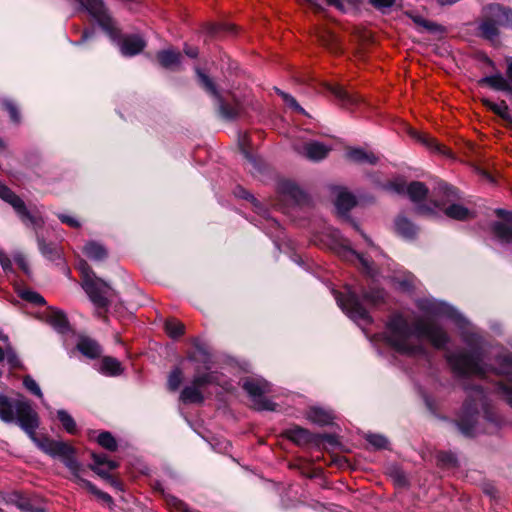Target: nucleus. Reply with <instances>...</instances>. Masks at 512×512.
Here are the masks:
<instances>
[{"label":"nucleus","mask_w":512,"mask_h":512,"mask_svg":"<svg viewBox=\"0 0 512 512\" xmlns=\"http://www.w3.org/2000/svg\"><path fill=\"white\" fill-rule=\"evenodd\" d=\"M0 419L6 423L16 421L44 453L53 458H59L63 462L69 469L72 480L77 485L87 489L106 505L110 506L113 504V499L108 493L99 490L93 483L82 477L84 467L76 459L75 449L72 446L63 441L40 440L35 437V431L39 426V418L37 412L28 401L24 399L12 401L0 393Z\"/></svg>","instance_id":"obj_1"},{"label":"nucleus","mask_w":512,"mask_h":512,"mask_svg":"<svg viewBox=\"0 0 512 512\" xmlns=\"http://www.w3.org/2000/svg\"><path fill=\"white\" fill-rule=\"evenodd\" d=\"M417 306L428 316L449 318L463 329L461 336L471 348V353L448 352L446 354L450 367L458 376L482 377L489 371V368L482 363L484 355L481 350V336L468 327V321L455 308L447 303L428 298L418 300Z\"/></svg>","instance_id":"obj_2"},{"label":"nucleus","mask_w":512,"mask_h":512,"mask_svg":"<svg viewBox=\"0 0 512 512\" xmlns=\"http://www.w3.org/2000/svg\"><path fill=\"white\" fill-rule=\"evenodd\" d=\"M385 339L397 352L411 357L425 355L423 339H427L437 349L449 342L447 333L440 326L426 319H418L410 325L401 315L391 317Z\"/></svg>","instance_id":"obj_3"},{"label":"nucleus","mask_w":512,"mask_h":512,"mask_svg":"<svg viewBox=\"0 0 512 512\" xmlns=\"http://www.w3.org/2000/svg\"><path fill=\"white\" fill-rule=\"evenodd\" d=\"M334 296L338 306L342 311L359 326L371 323V317L363 306V303L376 304L384 298L382 290H375L372 292H362V300L358 297L356 291L351 287H347L346 294L334 291Z\"/></svg>","instance_id":"obj_4"},{"label":"nucleus","mask_w":512,"mask_h":512,"mask_svg":"<svg viewBox=\"0 0 512 512\" xmlns=\"http://www.w3.org/2000/svg\"><path fill=\"white\" fill-rule=\"evenodd\" d=\"M82 274V287L97 309L107 307L115 297V291L105 281L98 278L85 261L78 266Z\"/></svg>","instance_id":"obj_5"},{"label":"nucleus","mask_w":512,"mask_h":512,"mask_svg":"<svg viewBox=\"0 0 512 512\" xmlns=\"http://www.w3.org/2000/svg\"><path fill=\"white\" fill-rule=\"evenodd\" d=\"M499 27L512 28V10L499 4H491L484 9V18L479 26L481 35L488 40H495Z\"/></svg>","instance_id":"obj_6"},{"label":"nucleus","mask_w":512,"mask_h":512,"mask_svg":"<svg viewBox=\"0 0 512 512\" xmlns=\"http://www.w3.org/2000/svg\"><path fill=\"white\" fill-rule=\"evenodd\" d=\"M486 395L480 387L471 388L468 399L465 401L460 418L457 422L458 428L465 436H472L475 433V424L478 415V407L485 404Z\"/></svg>","instance_id":"obj_7"},{"label":"nucleus","mask_w":512,"mask_h":512,"mask_svg":"<svg viewBox=\"0 0 512 512\" xmlns=\"http://www.w3.org/2000/svg\"><path fill=\"white\" fill-rule=\"evenodd\" d=\"M331 238V249L347 261L359 262L362 270L371 277H374L375 273L371 263L363 255L352 249L348 239L344 238L338 230L331 231Z\"/></svg>","instance_id":"obj_8"},{"label":"nucleus","mask_w":512,"mask_h":512,"mask_svg":"<svg viewBox=\"0 0 512 512\" xmlns=\"http://www.w3.org/2000/svg\"><path fill=\"white\" fill-rule=\"evenodd\" d=\"M221 385L219 375L215 372L195 375L191 385L186 386L180 395L185 403H202L204 400L203 391L209 385Z\"/></svg>","instance_id":"obj_9"},{"label":"nucleus","mask_w":512,"mask_h":512,"mask_svg":"<svg viewBox=\"0 0 512 512\" xmlns=\"http://www.w3.org/2000/svg\"><path fill=\"white\" fill-rule=\"evenodd\" d=\"M0 198L9 203L19 215L23 223L31 224L35 229L41 227L43 220L41 217L32 215L26 208L23 200L11 191L6 185L0 182Z\"/></svg>","instance_id":"obj_10"},{"label":"nucleus","mask_w":512,"mask_h":512,"mask_svg":"<svg viewBox=\"0 0 512 512\" xmlns=\"http://www.w3.org/2000/svg\"><path fill=\"white\" fill-rule=\"evenodd\" d=\"M196 72L203 88L212 96L217 98L219 102L220 112L224 118L234 119L241 115L243 111V106L241 103L236 102L233 105L225 103L221 96L219 95L213 81L207 75L202 73L199 69H197Z\"/></svg>","instance_id":"obj_11"},{"label":"nucleus","mask_w":512,"mask_h":512,"mask_svg":"<svg viewBox=\"0 0 512 512\" xmlns=\"http://www.w3.org/2000/svg\"><path fill=\"white\" fill-rule=\"evenodd\" d=\"M244 390L252 398L254 405L259 410H273V404L264 399L263 395L270 391V385L263 379L248 378L243 382Z\"/></svg>","instance_id":"obj_12"},{"label":"nucleus","mask_w":512,"mask_h":512,"mask_svg":"<svg viewBox=\"0 0 512 512\" xmlns=\"http://www.w3.org/2000/svg\"><path fill=\"white\" fill-rule=\"evenodd\" d=\"M507 62V78L500 73H496L494 75L481 78L479 80V85L488 86L496 91H503L512 95V59H508Z\"/></svg>","instance_id":"obj_13"},{"label":"nucleus","mask_w":512,"mask_h":512,"mask_svg":"<svg viewBox=\"0 0 512 512\" xmlns=\"http://www.w3.org/2000/svg\"><path fill=\"white\" fill-rule=\"evenodd\" d=\"M388 188L398 194L407 193L410 200L415 204H419L423 201L428 194V189L425 184L418 181L411 182L407 186L403 182H394L391 183Z\"/></svg>","instance_id":"obj_14"},{"label":"nucleus","mask_w":512,"mask_h":512,"mask_svg":"<svg viewBox=\"0 0 512 512\" xmlns=\"http://www.w3.org/2000/svg\"><path fill=\"white\" fill-rule=\"evenodd\" d=\"M498 217L503 218L507 223L495 222L492 225V232L502 243L512 245V212L504 209H496Z\"/></svg>","instance_id":"obj_15"},{"label":"nucleus","mask_w":512,"mask_h":512,"mask_svg":"<svg viewBox=\"0 0 512 512\" xmlns=\"http://www.w3.org/2000/svg\"><path fill=\"white\" fill-rule=\"evenodd\" d=\"M299 154L305 156L309 160L319 161L324 159L331 151V147L318 141H310L304 143L301 147L297 148Z\"/></svg>","instance_id":"obj_16"},{"label":"nucleus","mask_w":512,"mask_h":512,"mask_svg":"<svg viewBox=\"0 0 512 512\" xmlns=\"http://www.w3.org/2000/svg\"><path fill=\"white\" fill-rule=\"evenodd\" d=\"M345 157L347 160L357 164H376L378 157L371 151L362 148H349L346 151Z\"/></svg>","instance_id":"obj_17"},{"label":"nucleus","mask_w":512,"mask_h":512,"mask_svg":"<svg viewBox=\"0 0 512 512\" xmlns=\"http://www.w3.org/2000/svg\"><path fill=\"white\" fill-rule=\"evenodd\" d=\"M307 419L317 425L324 426L332 423L334 415L331 411L320 407H311L307 411Z\"/></svg>","instance_id":"obj_18"},{"label":"nucleus","mask_w":512,"mask_h":512,"mask_svg":"<svg viewBox=\"0 0 512 512\" xmlns=\"http://www.w3.org/2000/svg\"><path fill=\"white\" fill-rule=\"evenodd\" d=\"M157 59L162 67L174 69L180 64L181 54L172 49L162 50L157 53Z\"/></svg>","instance_id":"obj_19"},{"label":"nucleus","mask_w":512,"mask_h":512,"mask_svg":"<svg viewBox=\"0 0 512 512\" xmlns=\"http://www.w3.org/2000/svg\"><path fill=\"white\" fill-rule=\"evenodd\" d=\"M47 322L59 333H65L69 330L68 320L60 310L51 309L47 315Z\"/></svg>","instance_id":"obj_20"},{"label":"nucleus","mask_w":512,"mask_h":512,"mask_svg":"<svg viewBox=\"0 0 512 512\" xmlns=\"http://www.w3.org/2000/svg\"><path fill=\"white\" fill-rule=\"evenodd\" d=\"M356 203L355 197L345 189H338L335 206L340 213L348 212Z\"/></svg>","instance_id":"obj_21"},{"label":"nucleus","mask_w":512,"mask_h":512,"mask_svg":"<svg viewBox=\"0 0 512 512\" xmlns=\"http://www.w3.org/2000/svg\"><path fill=\"white\" fill-rule=\"evenodd\" d=\"M395 231L397 234L406 239H412L417 234L416 226L407 218L399 216L395 220Z\"/></svg>","instance_id":"obj_22"},{"label":"nucleus","mask_w":512,"mask_h":512,"mask_svg":"<svg viewBox=\"0 0 512 512\" xmlns=\"http://www.w3.org/2000/svg\"><path fill=\"white\" fill-rule=\"evenodd\" d=\"M83 253L93 261H102L107 257L106 248L96 241H89L83 247Z\"/></svg>","instance_id":"obj_23"},{"label":"nucleus","mask_w":512,"mask_h":512,"mask_svg":"<svg viewBox=\"0 0 512 512\" xmlns=\"http://www.w3.org/2000/svg\"><path fill=\"white\" fill-rule=\"evenodd\" d=\"M410 135L414 139H416L417 141L422 143L424 146H426L428 149H430L431 151L437 152V153H440V154H446L445 147L441 146L436 141V139L430 137L429 135L420 133V132H418L416 130H412V129L410 130Z\"/></svg>","instance_id":"obj_24"},{"label":"nucleus","mask_w":512,"mask_h":512,"mask_svg":"<svg viewBox=\"0 0 512 512\" xmlns=\"http://www.w3.org/2000/svg\"><path fill=\"white\" fill-rule=\"evenodd\" d=\"M77 348L83 355L92 359L101 354L100 346L97 342L89 338H81L77 344Z\"/></svg>","instance_id":"obj_25"},{"label":"nucleus","mask_w":512,"mask_h":512,"mask_svg":"<svg viewBox=\"0 0 512 512\" xmlns=\"http://www.w3.org/2000/svg\"><path fill=\"white\" fill-rule=\"evenodd\" d=\"M331 93L340 101L341 105L344 107H349L357 103L358 98L349 92H347L340 85H331L329 86Z\"/></svg>","instance_id":"obj_26"},{"label":"nucleus","mask_w":512,"mask_h":512,"mask_svg":"<svg viewBox=\"0 0 512 512\" xmlns=\"http://www.w3.org/2000/svg\"><path fill=\"white\" fill-rule=\"evenodd\" d=\"M100 372L108 376H117L122 372L121 363L113 357H104L100 363Z\"/></svg>","instance_id":"obj_27"},{"label":"nucleus","mask_w":512,"mask_h":512,"mask_svg":"<svg viewBox=\"0 0 512 512\" xmlns=\"http://www.w3.org/2000/svg\"><path fill=\"white\" fill-rule=\"evenodd\" d=\"M446 216L455 220H467L472 218V212L459 204H451L444 210Z\"/></svg>","instance_id":"obj_28"},{"label":"nucleus","mask_w":512,"mask_h":512,"mask_svg":"<svg viewBox=\"0 0 512 512\" xmlns=\"http://www.w3.org/2000/svg\"><path fill=\"white\" fill-rule=\"evenodd\" d=\"M38 247L41 254L51 261L60 259V250L56 245L46 244L44 239L37 235Z\"/></svg>","instance_id":"obj_29"},{"label":"nucleus","mask_w":512,"mask_h":512,"mask_svg":"<svg viewBox=\"0 0 512 512\" xmlns=\"http://www.w3.org/2000/svg\"><path fill=\"white\" fill-rule=\"evenodd\" d=\"M57 417L62 427L69 434L77 433V424L73 417L65 410L61 409L57 411Z\"/></svg>","instance_id":"obj_30"},{"label":"nucleus","mask_w":512,"mask_h":512,"mask_svg":"<svg viewBox=\"0 0 512 512\" xmlns=\"http://www.w3.org/2000/svg\"><path fill=\"white\" fill-rule=\"evenodd\" d=\"M287 436L293 442L301 445L307 443L310 440V433L301 427H294L287 431Z\"/></svg>","instance_id":"obj_31"},{"label":"nucleus","mask_w":512,"mask_h":512,"mask_svg":"<svg viewBox=\"0 0 512 512\" xmlns=\"http://www.w3.org/2000/svg\"><path fill=\"white\" fill-rule=\"evenodd\" d=\"M499 368L497 369L498 374L507 376V381L512 384V356L503 355L498 358Z\"/></svg>","instance_id":"obj_32"},{"label":"nucleus","mask_w":512,"mask_h":512,"mask_svg":"<svg viewBox=\"0 0 512 512\" xmlns=\"http://www.w3.org/2000/svg\"><path fill=\"white\" fill-rule=\"evenodd\" d=\"M483 104L492 110L495 114L500 116L503 119L509 118L508 106L505 101H501L499 103L492 102L489 99H483Z\"/></svg>","instance_id":"obj_33"},{"label":"nucleus","mask_w":512,"mask_h":512,"mask_svg":"<svg viewBox=\"0 0 512 512\" xmlns=\"http://www.w3.org/2000/svg\"><path fill=\"white\" fill-rule=\"evenodd\" d=\"M165 331L171 338H177L184 333V325L176 319H169L165 323Z\"/></svg>","instance_id":"obj_34"},{"label":"nucleus","mask_w":512,"mask_h":512,"mask_svg":"<svg viewBox=\"0 0 512 512\" xmlns=\"http://www.w3.org/2000/svg\"><path fill=\"white\" fill-rule=\"evenodd\" d=\"M19 296L28 301V302H31L33 304H36V305H44L46 303L45 299L43 298V296H41L39 293L35 292V291H32V290H29V289H22L19 291Z\"/></svg>","instance_id":"obj_35"},{"label":"nucleus","mask_w":512,"mask_h":512,"mask_svg":"<svg viewBox=\"0 0 512 512\" xmlns=\"http://www.w3.org/2000/svg\"><path fill=\"white\" fill-rule=\"evenodd\" d=\"M97 441L99 445L107 450L114 451L117 448L116 440L109 432L100 433Z\"/></svg>","instance_id":"obj_36"},{"label":"nucleus","mask_w":512,"mask_h":512,"mask_svg":"<svg viewBox=\"0 0 512 512\" xmlns=\"http://www.w3.org/2000/svg\"><path fill=\"white\" fill-rule=\"evenodd\" d=\"M93 461L94 463L91 466H107L108 470H114L117 468V463L113 460H110L105 454H93Z\"/></svg>","instance_id":"obj_37"},{"label":"nucleus","mask_w":512,"mask_h":512,"mask_svg":"<svg viewBox=\"0 0 512 512\" xmlns=\"http://www.w3.org/2000/svg\"><path fill=\"white\" fill-rule=\"evenodd\" d=\"M408 15L416 25H418L419 27H421L427 31H437L438 30L437 24L424 19L422 16L413 14V13H409Z\"/></svg>","instance_id":"obj_38"},{"label":"nucleus","mask_w":512,"mask_h":512,"mask_svg":"<svg viewBox=\"0 0 512 512\" xmlns=\"http://www.w3.org/2000/svg\"><path fill=\"white\" fill-rule=\"evenodd\" d=\"M182 382V371L179 368L172 370L168 377V388L171 391H176Z\"/></svg>","instance_id":"obj_39"},{"label":"nucleus","mask_w":512,"mask_h":512,"mask_svg":"<svg viewBox=\"0 0 512 512\" xmlns=\"http://www.w3.org/2000/svg\"><path fill=\"white\" fill-rule=\"evenodd\" d=\"M281 190L283 193L288 194L297 202L300 200V196L302 195L301 190L296 185L290 182L283 183L281 185Z\"/></svg>","instance_id":"obj_40"},{"label":"nucleus","mask_w":512,"mask_h":512,"mask_svg":"<svg viewBox=\"0 0 512 512\" xmlns=\"http://www.w3.org/2000/svg\"><path fill=\"white\" fill-rule=\"evenodd\" d=\"M23 385L28 391H30L35 396H37L39 398L43 397V394H42V391H41L39 385L31 376L27 375L24 377Z\"/></svg>","instance_id":"obj_41"},{"label":"nucleus","mask_w":512,"mask_h":512,"mask_svg":"<svg viewBox=\"0 0 512 512\" xmlns=\"http://www.w3.org/2000/svg\"><path fill=\"white\" fill-rule=\"evenodd\" d=\"M366 440L369 444L377 449L386 448L388 444V440L379 434H367Z\"/></svg>","instance_id":"obj_42"},{"label":"nucleus","mask_w":512,"mask_h":512,"mask_svg":"<svg viewBox=\"0 0 512 512\" xmlns=\"http://www.w3.org/2000/svg\"><path fill=\"white\" fill-rule=\"evenodd\" d=\"M279 95L282 97L286 105L299 113H305L304 109L297 103L296 99L282 91L278 90Z\"/></svg>","instance_id":"obj_43"},{"label":"nucleus","mask_w":512,"mask_h":512,"mask_svg":"<svg viewBox=\"0 0 512 512\" xmlns=\"http://www.w3.org/2000/svg\"><path fill=\"white\" fill-rule=\"evenodd\" d=\"M3 105L6 108V110L8 111L11 121H13L14 123H19L21 117H20V113H19L17 107L14 105V103L9 100H5L3 102Z\"/></svg>","instance_id":"obj_44"},{"label":"nucleus","mask_w":512,"mask_h":512,"mask_svg":"<svg viewBox=\"0 0 512 512\" xmlns=\"http://www.w3.org/2000/svg\"><path fill=\"white\" fill-rule=\"evenodd\" d=\"M438 460L444 465L448 467L455 466L457 463L456 457L451 453L442 452L438 455Z\"/></svg>","instance_id":"obj_45"},{"label":"nucleus","mask_w":512,"mask_h":512,"mask_svg":"<svg viewBox=\"0 0 512 512\" xmlns=\"http://www.w3.org/2000/svg\"><path fill=\"white\" fill-rule=\"evenodd\" d=\"M4 352H5V357L8 361V363L13 368L20 367V364H21L20 360L18 359L15 351L10 346H8Z\"/></svg>","instance_id":"obj_46"},{"label":"nucleus","mask_w":512,"mask_h":512,"mask_svg":"<svg viewBox=\"0 0 512 512\" xmlns=\"http://www.w3.org/2000/svg\"><path fill=\"white\" fill-rule=\"evenodd\" d=\"M498 392L505 398L507 403L512 406V387L507 384L500 383L497 387Z\"/></svg>","instance_id":"obj_47"},{"label":"nucleus","mask_w":512,"mask_h":512,"mask_svg":"<svg viewBox=\"0 0 512 512\" xmlns=\"http://www.w3.org/2000/svg\"><path fill=\"white\" fill-rule=\"evenodd\" d=\"M239 145H240L241 151H242L243 155L245 156V158L249 162H251L252 164H255V159L253 158V156L249 153V151L247 149V146H248V137H247V135H243L240 138Z\"/></svg>","instance_id":"obj_48"},{"label":"nucleus","mask_w":512,"mask_h":512,"mask_svg":"<svg viewBox=\"0 0 512 512\" xmlns=\"http://www.w3.org/2000/svg\"><path fill=\"white\" fill-rule=\"evenodd\" d=\"M90 469L93 470L100 477H102V478H104L106 480H109L113 485H116V482L109 475V472L111 470H108L107 466H104V467L90 466Z\"/></svg>","instance_id":"obj_49"},{"label":"nucleus","mask_w":512,"mask_h":512,"mask_svg":"<svg viewBox=\"0 0 512 512\" xmlns=\"http://www.w3.org/2000/svg\"><path fill=\"white\" fill-rule=\"evenodd\" d=\"M58 218L62 223L67 224L70 227H80V222L73 216H69L66 214H58Z\"/></svg>","instance_id":"obj_50"},{"label":"nucleus","mask_w":512,"mask_h":512,"mask_svg":"<svg viewBox=\"0 0 512 512\" xmlns=\"http://www.w3.org/2000/svg\"><path fill=\"white\" fill-rule=\"evenodd\" d=\"M167 501L168 505H170L172 508H175V512H186L185 504L176 497H170Z\"/></svg>","instance_id":"obj_51"},{"label":"nucleus","mask_w":512,"mask_h":512,"mask_svg":"<svg viewBox=\"0 0 512 512\" xmlns=\"http://www.w3.org/2000/svg\"><path fill=\"white\" fill-rule=\"evenodd\" d=\"M14 260L25 273H29L28 263L22 254H16Z\"/></svg>","instance_id":"obj_52"},{"label":"nucleus","mask_w":512,"mask_h":512,"mask_svg":"<svg viewBox=\"0 0 512 512\" xmlns=\"http://www.w3.org/2000/svg\"><path fill=\"white\" fill-rule=\"evenodd\" d=\"M17 507L22 511V512H34V509L32 507V505L29 503L28 500L26 499H19L17 501Z\"/></svg>","instance_id":"obj_53"},{"label":"nucleus","mask_w":512,"mask_h":512,"mask_svg":"<svg viewBox=\"0 0 512 512\" xmlns=\"http://www.w3.org/2000/svg\"><path fill=\"white\" fill-rule=\"evenodd\" d=\"M0 265L2 266L4 271H9L11 269L10 258L1 250H0Z\"/></svg>","instance_id":"obj_54"},{"label":"nucleus","mask_w":512,"mask_h":512,"mask_svg":"<svg viewBox=\"0 0 512 512\" xmlns=\"http://www.w3.org/2000/svg\"><path fill=\"white\" fill-rule=\"evenodd\" d=\"M371 2L377 8H388L394 4L395 0H371Z\"/></svg>","instance_id":"obj_55"},{"label":"nucleus","mask_w":512,"mask_h":512,"mask_svg":"<svg viewBox=\"0 0 512 512\" xmlns=\"http://www.w3.org/2000/svg\"><path fill=\"white\" fill-rule=\"evenodd\" d=\"M441 189L443 190L444 194H446L448 197L456 196V190L453 187H450L448 185H443Z\"/></svg>","instance_id":"obj_56"},{"label":"nucleus","mask_w":512,"mask_h":512,"mask_svg":"<svg viewBox=\"0 0 512 512\" xmlns=\"http://www.w3.org/2000/svg\"><path fill=\"white\" fill-rule=\"evenodd\" d=\"M94 35V32L93 31H90V30H85L82 34V37H81V41L80 42H85L87 41L89 38H91L92 36Z\"/></svg>","instance_id":"obj_57"},{"label":"nucleus","mask_w":512,"mask_h":512,"mask_svg":"<svg viewBox=\"0 0 512 512\" xmlns=\"http://www.w3.org/2000/svg\"><path fill=\"white\" fill-rule=\"evenodd\" d=\"M327 3L331 6H335L336 8L342 10L343 9V4L341 2V0H327Z\"/></svg>","instance_id":"obj_58"},{"label":"nucleus","mask_w":512,"mask_h":512,"mask_svg":"<svg viewBox=\"0 0 512 512\" xmlns=\"http://www.w3.org/2000/svg\"><path fill=\"white\" fill-rule=\"evenodd\" d=\"M186 54L191 58H195L198 55V51L195 48H191L186 50Z\"/></svg>","instance_id":"obj_59"},{"label":"nucleus","mask_w":512,"mask_h":512,"mask_svg":"<svg viewBox=\"0 0 512 512\" xmlns=\"http://www.w3.org/2000/svg\"><path fill=\"white\" fill-rule=\"evenodd\" d=\"M418 211H419L420 213H428V212H430V211H431V209H430V208H428V207H426V206L419 205V206H418Z\"/></svg>","instance_id":"obj_60"},{"label":"nucleus","mask_w":512,"mask_h":512,"mask_svg":"<svg viewBox=\"0 0 512 512\" xmlns=\"http://www.w3.org/2000/svg\"><path fill=\"white\" fill-rule=\"evenodd\" d=\"M239 196H240V197H242V198H245V199H249V198H250V199H252L253 201L255 200V199H254V197H253L252 195H250L248 192H245V191H243V193H242V194H239Z\"/></svg>","instance_id":"obj_61"},{"label":"nucleus","mask_w":512,"mask_h":512,"mask_svg":"<svg viewBox=\"0 0 512 512\" xmlns=\"http://www.w3.org/2000/svg\"><path fill=\"white\" fill-rule=\"evenodd\" d=\"M402 285H403V287H404L405 289H408L409 287H411V286H412V281H411V280H407V281L403 282V284H402Z\"/></svg>","instance_id":"obj_62"},{"label":"nucleus","mask_w":512,"mask_h":512,"mask_svg":"<svg viewBox=\"0 0 512 512\" xmlns=\"http://www.w3.org/2000/svg\"><path fill=\"white\" fill-rule=\"evenodd\" d=\"M0 341L7 342L8 337L0 330Z\"/></svg>","instance_id":"obj_63"},{"label":"nucleus","mask_w":512,"mask_h":512,"mask_svg":"<svg viewBox=\"0 0 512 512\" xmlns=\"http://www.w3.org/2000/svg\"><path fill=\"white\" fill-rule=\"evenodd\" d=\"M5 358V352L4 350L0 347V362L3 361Z\"/></svg>","instance_id":"obj_64"}]
</instances>
